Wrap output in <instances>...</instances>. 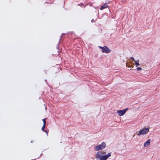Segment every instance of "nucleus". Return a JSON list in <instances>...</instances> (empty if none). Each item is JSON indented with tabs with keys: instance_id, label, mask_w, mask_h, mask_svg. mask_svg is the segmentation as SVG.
Segmentation results:
<instances>
[{
	"instance_id": "13",
	"label": "nucleus",
	"mask_w": 160,
	"mask_h": 160,
	"mask_svg": "<svg viewBox=\"0 0 160 160\" xmlns=\"http://www.w3.org/2000/svg\"><path fill=\"white\" fill-rule=\"evenodd\" d=\"M131 58L132 60H133L134 61H135V60H134V58H133V57H131Z\"/></svg>"
},
{
	"instance_id": "2",
	"label": "nucleus",
	"mask_w": 160,
	"mask_h": 160,
	"mask_svg": "<svg viewBox=\"0 0 160 160\" xmlns=\"http://www.w3.org/2000/svg\"><path fill=\"white\" fill-rule=\"evenodd\" d=\"M111 156V153H108L107 155L102 156H99V158H96L97 159H99L100 160H106Z\"/></svg>"
},
{
	"instance_id": "20",
	"label": "nucleus",
	"mask_w": 160,
	"mask_h": 160,
	"mask_svg": "<svg viewBox=\"0 0 160 160\" xmlns=\"http://www.w3.org/2000/svg\"><path fill=\"white\" fill-rule=\"evenodd\" d=\"M31 142L32 143V141H31Z\"/></svg>"
},
{
	"instance_id": "6",
	"label": "nucleus",
	"mask_w": 160,
	"mask_h": 160,
	"mask_svg": "<svg viewBox=\"0 0 160 160\" xmlns=\"http://www.w3.org/2000/svg\"><path fill=\"white\" fill-rule=\"evenodd\" d=\"M106 152L104 151H103L102 152H98L96 153L95 157L96 158H99V156H102L105 155V154H106Z\"/></svg>"
},
{
	"instance_id": "5",
	"label": "nucleus",
	"mask_w": 160,
	"mask_h": 160,
	"mask_svg": "<svg viewBox=\"0 0 160 160\" xmlns=\"http://www.w3.org/2000/svg\"><path fill=\"white\" fill-rule=\"evenodd\" d=\"M102 51L103 52L108 53L110 52L111 50L107 46H104L103 47V49L102 50Z\"/></svg>"
},
{
	"instance_id": "1",
	"label": "nucleus",
	"mask_w": 160,
	"mask_h": 160,
	"mask_svg": "<svg viewBox=\"0 0 160 160\" xmlns=\"http://www.w3.org/2000/svg\"><path fill=\"white\" fill-rule=\"evenodd\" d=\"M106 146V143L103 142L98 145L95 146L94 147V148L96 151H99L104 149Z\"/></svg>"
},
{
	"instance_id": "17",
	"label": "nucleus",
	"mask_w": 160,
	"mask_h": 160,
	"mask_svg": "<svg viewBox=\"0 0 160 160\" xmlns=\"http://www.w3.org/2000/svg\"><path fill=\"white\" fill-rule=\"evenodd\" d=\"M62 37V36H61V38H60V39L59 40L60 41V40H61Z\"/></svg>"
},
{
	"instance_id": "10",
	"label": "nucleus",
	"mask_w": 160,
	"mask_h": 160,
	"mask_svg": "<svg viewBox=\"0 0 160 160\" xmlns=\"http://www.w3.org/2000/svg\"><path fill=\"white\" fill-rule=\"evenodd\" d=\"M45 125H43V126H42V130L43 131H45V130L44 129V128H45Z\"/></svg>"
},
{
	"instance_id": "14",
	"label": "nucleus",
	"mask_w": 160,
	"mask_h": 160,
	"mask_svg": "<svg viewBox=\"0 0 160 160\" xmlns=\"http://www.w3.org/2000/svg\"><path fill=\"white\" fill-rule=\"evenodd\" d=\"M103 47H102L101 46H99V48L101 49H103Z\"/></svg>"
},
{
	"instance_id": "9",
	"label": "nucleus",
	"mask_w": 160,
	"mask_h": 160,
	"mask_svg": "<svg viewBox=\"0 0 160 160\" xmlns=\"http://www.w3.org/2000/svg\"><path fill=\"white\" fill-rule=\"evenodd\" d=\"M135 65H136V66H137L139 65V59L137 60L136 61H135Z\"/></svg>"
},
{
	"instance_id": "3",
	"label": "nucleus",
	"mask_w": 160,
	"mask_h": 160,
	"mask_svg": "<svg viewBox=\"0 0 160 160\" xmlns=\"http://www.w3.org/2000/svg\"><path fill=\"white\" fill-rule=\"evenodd\" d=\"M149 131V128H146L140 131L139 133L138 134V135L140 136L142 134H147Z\"/></svg>"
},
{
	"instance_id": "8",
	"label": "nucleus",
	"mask_w": 160,
	"mask_h": 160,
	"mask_svg": "<svg viewBox=\"0 0 160 160\" xmlns=\"http://www.w3.org/2000/svg\"><path fill=\"white\" fill-rule=\"evenodd\" d=\"M108 7V5L107 4H105L103 5L102 6L100 7V9L101 10H103V9Z\"/></svg>"
},
{
	"instance_id": "16",
	"label": "nucleus",
	"mask_w": 160,
	"mask_h": 160,
	"mask_svg": "<svg viewBox=\"0 0 160 160\" xmlns=\"http://www.w3.org/2000/svg\"><path fill=\"white\" fill-rule=\"evenodd\" d=\"M44 132H45L47 134H48V132H47V131H44Z\"/></svg>"
},
{
	"instance_id": "4",
	"label": "nucleus",
	"mask_w": 160,
	"mask_h": 160,
	"mask_svg": "<svg viewBox=\"0 0 160 160\" xmlns=\"http://www.w3.org/2000/svg\"><path fill=\"white\" fill-rule=\"evenodd\" d=\"M128 109V108H126L122 110H118L117 113L119 116H122L125 114Z\"/></svg>"
},
{
	"instance_id": "11",
	"label": "nucleus",
	"mask_w": 160,
	"mask_h": 160,
	"mask_svg": "<svg viewBox=\"0 0 160 160\" xmlns=\"http://www.w3.org/2000/svg\"><path fill=\"white\" fill-rule=\"evenodd\" d=\"M42 121L43 122V125H45L46 123V119H42Z\"/></svg>"
},
{
	"instance_id": "15",
	"label": "nucleus",
	"mask_w": 160,
	"mask_h": 160,
	"mask_svg": "<svg viewBox=\"0 0 160 160\" xmlns=\"http://www.w3.org/2000/svg\"><path fill=\"white\" fill-rule=\"evenodd\" d=\"M94 22V20L93 19H92V20H91V22Z\"/></svg>"
},
{
	"instance_id": "12",
	"label": "nucleus",
	"mask_w": 160,
	"mask_h": 160,
	"mask_svg": "<svg viewBox=\"0 0 160 160\" xmlns=\"http://www.w3.org/2000/svg\"><path fill=\"white\" fill-rule=\"evenodd\" d=\"M137 69L138 70H142V68L140 67H138L137 68Z\"/></svg>"
},
{
	"instance_id": "18",
	"label": "nucleus",
	"mask_w": 160,
	"mask_h": 160,
	"mask_svg": "<svg viewBox=\"0 0 160 160\" xmlns=\"http://www.w3.org/2000/svg\"><path fill=\"white\" fill-rule=\"evenodd\" d=\"M45 81H46V79H45Z\"/></svg>"
},
{
	"instance_id": "19",
	"label": "nucleus",
	"mask_w": 160,
	"mask_h": 160,
	"mask_svg": "<svg viewBox=\"0 0 160 160\" xmlns=\"http://www.w3.org/2000/svg\"><path fill=\"white\" fill-rule=\"evenodd\" d=\"M62 34H64V33H62Z\"/></svg>"
},
{
	"instance_id": "7",
	"label": "nucleus",
	"mask_w": 160,
	"mask_h": 160,
	"mask_svg": "<svg viewBox=\"0 0 160 160\" xmlns=\"http://www.w3.org/2000/svg\"><path fill=\"white\" fill-rule=\"evenodd\" d=\"M151 142V140L149 139L144 144V147H146L148 146L150 144Z\"/></svg>"
}]
</instances>
